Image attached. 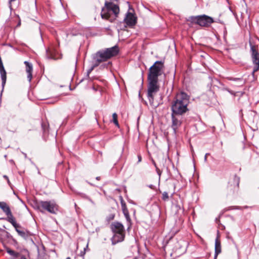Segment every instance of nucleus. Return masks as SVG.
Returning <instances> with one entry per match:
<instances>
[{
    "label": "nucleus",
    "instance_id": "obj_14",
    "mask_svg": "<svg viewBox=\"0 0 259 259\" xmlns=\"http://www.w3.org/2000/svg\"><path fill=\"white\" fill-rule=\"evenodd\" d=\"M7 220L8 222L10 223L15 228H21V226L16 223V220L15 218L13 217L12 212L8 214L7 215Z\"/></svg>",
    "mask_w": 259,
    "mask_h": 259
},
{
    "label": "nucleus",
    "instance_id": "obj_32",
    "mask_svg": "<svg viewBox=\"0 0 259 259\" xmlns=\"http://www.w3.org/2000/svg\"><path fill=\"white\" fill-rule=\"evenodd\" d=\"M96 180H100V177H96Z\"/></svg>",
    "mask_w": 259,
    "mask_h": 259
},
{
    "label": "nucleus",
    "instance_id": "obj_11",
    "mask_svg": "<svg viewBox=\"0 0 259 259\" xmlns=\"http://www.w3.org/2000/svg\"><path fill=\"white\" fill-rule=\"evenodd\" d=\"M124 21L127 26H133L137 23V17L133 13L128 12L126 14Z\"/></svg>",
    "mask_w": 259,
    "mask_h": 259
},
{
    "label": "nucleus",
    "instance_id": "obj_10",
    "mask_svg": "<svg viewBox=\"0 0 259 259\" xmlns=\"http://www.w3.org/2000/svg\"><path fill=\"white\" fill-rule=\"evenodd\" d=\"M183 115L171 113V128L175 134H176L178 129L181 126L183 121Z\"/></svg>",
    "mask_w": 259,
    "mask_h": 259
},
{
    "label": "nucleus",
    "instance_id": "obj_3",
    "mask_svg": "<svg viewBox=\"0 0 259 259\" xmlns=\"http://www.w3.org/2000/svg\"><path fill=\"white\" fill-rule=\"evenodd\" d=\"M118 52L119 49L117 46L98 51L96 53L94 57L95 63L94 67H97L100 63L106 61L111 58L115 56Z\"/></svg>",
    "mask_w": 259,
    "mask_h": 259
},
{
    "label": "nucleus",
    "instance_id": "obj_20",
    "mask_svg": "<svg viewBox=\"0 0 259 259\" xmlns=\"http://www.w3.org/2000/svg\"><path fill=\"white\" fill-rule=\"evenodd\" d=\"M168 198H169V196H168V193L166 192H164L162 193V199H163V200L167 201L168 200Z\"/></svg>",
    "mask_w": 259,
    "mask_h": 259
},
{
    "label": "nucleus",
    "instance_id": "obj_9",
    "mask_svg": "<svg viewBox=\"0 0 259 259\" xmlns=\"http://www.w3.org/2000/svg\"><path fill=\"white\" fill-rule=\"evenodd\" d=\"M250 51L251 59L253 64L252 75L259 70V53L254 46L251 45Z\"/></svg>",
    "mask_w": 259,
    "mask_h": 259
},
{
    "label": "nucleus",
    "instance_id": "obj_35",
    "mask_svg": "<svg viewBox=\"0 0 259 259\" xmlns=\"http://www.w3.org/2000/svg\"><path fill=\"white\" fill-rule=\"evenodd\" d=\"M90 201H91L92 203H94V202H93V201H92L91 200H90Z\"/></svg>",
    "mask_w": 259,
    "mask_h": 259
},
{
    "label": "nucleus",
    "instance_id": "obj_33",
    "mask_svg": "<svg viewBox=\"0 0 259 259\" xmlns=\"http://www.w3.org/2000/svg\"><path fill=\"white\" fill-rule=\"evenodd\" d=\"M66 259H71L70 257H67Z\"/></svg>",
    "mask_w": 259,
    "mask_h": 259
},
{
    "label": "nucleus",
    "instance_id": "obj_19",
    "mask_svg": "<svg viewBox=\"0 0 259 259\" xmlns=\"http://www.w3.org/2000/svg\"><path fill=\"white\" fill-rule=\"evenodd\" d=\"M113 122L117 126H119L118 122L117 120V115L116 113H114L112 114Z\"/></svg>",
    "mask_w": 259,
    "mask_h": 259
},
{
    "label": "nucleus",
    "instance_id": "obj_23",
    "mask_svg": "<svg viewBox=\"0 0 259 259\" xmlns=\"http://www.w3.org/2000/svg\"><path fill=\"white\" fill-rule=\"evenodd\" d=\"M16 0H10L9 1V8L11 10L12 9V3L13 2H14V1H16Z\"/></svg>",
    "mask_w": 259,
    "mask_h": 259
},
{
    "label": "nucleus",
    "instance_id": "obj_12",
    "mask_svg": "<svg viewBox=\"0 0 259 259\" xmlns=\"http://www.w3.org/2000/svg\"><path fill=\"white\" fill-rule=\"evenodd\" d=\"M120 200L121 209H122L123 213L124 214V215L126 221L127 222H130L131 218H130V216L129 214L128 210L127 208L126 205V203L122 197H120Z\"/></svg>",
    "mask_w": 259,
    "mask_h": 259
},
{
    "label": "nucleus",
    "instance_id": "obj_1",
    "mask_svg": "<svg viewBox=\"0 0 259 259\" xmlns=\"http://www.w3.org/2000/svg\"><path fill=\"white\" fill-rule=\"evenodd\" d=\"M189 97L185 93L181 92L178 93L171 103V113L184 115L189 111Z\"/></svg>",
    "mask_w": 259,
    "mask_h": 259
},
{
    "label": "nucleus",
    "instance_id": "obj_13",
    "mask_svg": "<svg viewBox=\"0 0 259 259\" xmlns=\"http://www.w3.org/2000/svg\"><path fill=\"white\" fill-rule=\"evenodd\" d=\"M24 64L26 66V71L27 74V79L29 82H30L32 79V72L33 70L32 65L31 63H30L29 62H28V61H25Z\"/></svg>",
    "mask_w": 259,
    "mask_h": 259
},
{
    "label": "nucleus",
    "instance_id": "obj_7",
    "mask_svg": "<svg viewBox=\"0 0 259 259\" xmlns=\"http://www.w3.org/2000/svg\"><path fill=\"white\" fill-rule=\"evenodd\" d=\"M148 94L147 97L151 106L156 107L154 104V95L158 92L159 87L158 85V80L148 79Z\"/></svg>",
    "mask_w": 259,
    "mask_h": 259
},
{
    "label": "nucleus",
    "instance_id": "obj_6",
    "mask_svg": "<svg viewBox=\"0 0 259 259\" xmlns=\"http://www.w3.org/2000/svg\"><path fill=\"white\" fill-rule=\"evenodd\" d=\"M36 206L40 211L46 210L52 214H56L58 210V206L54 201H40Z\"/></svg>",
    "mask_w": 259,
    "mask_h": 259
},
{
    "label": "nucleus",
    "instance_id": "obj_28",
    "mask_svg": "<svg viewBox=\"0 0 259 259\" xmlns=\"http://www.w3.org/2000/svg\"><path fill=\"white\" fill-rule=\"evenodd\" d=\"M95 67H94V65L93 66V67H92V68H91L89 71H88V73H90L93 70V69L95 68Z\"/></svg>",
    "mask_w": 259,
    "mask_h": 259
},
{
    "label": "nucleus",
    "instance_id": "obj_4",
    "mask_svg": "<svg viewBox=\"0 0 259 259\" xmlns=\"http://www.w3.org/2000/svg\"><path fill=\"white\" fill-rule=\"evenodd\" d=\"M111 229L114 233L111 239L112 244L114 245L124 240L125 236L124 228L123 225L119 222H114L111 225Z\"/></svg>",
    "mask_w": 259,
    "mask_h": 259
},
{
    "label": "nucleus",
    "instance_id": "obj_24",
    "mask_svg": "<svg viewBox=\"0 0 259 259\" xmlns=\"http://www.w3.org/2000/svg\"><path fill=\"white\" fill-rule=\"evenodd\" d=\"M3 177L6 179L7 180V182H8V183L10 184V181L9 180V178H8V177L6 175H4L3 176Z\"/></svg>",
    "mask_w": 259,
    "mask_h": 259
},
{
    "label": "nucleus",
    "instance_id": "obj_15",
    "mask_svg": "<svg viewBox=\"0 0 259 259\" xmlns=\"http://www.w3.org/2000/svg\"><path fill=\"white\" fill-rule=\"evenodd\" d=\"M221 252V242L219 239V237L218 236L215 240V257H217V255Z\"/></svg>",
    "mask_w": 259,
    "mask_h": 259
},
{
    "label": "nucleus",
    "instance_id": "obj_17",
    "mask_svg": "<svg viewBox=\"0 0 259 259\" xmlns=\"http://www.w3.org/2000/svg\"><path fill=\"white\" fill-rule=\"evenodd\" d=\"M19 228H15L16 231L22 237L26 239L27 237H28L29 236L31 235L30 233L26 230H20L19 229Z\"/></svg>",
    "mask_w": 259,
    "mask_h": 259
},
{
    "label": "nucleus",
    "instance_id": "obj_8",
    "mask_svg": "<svg viewBox=\"0 0 259 259\" xmlns=\"http://www.w3.org/2000/svg\"><path fill=\"white\" fill-rule=\"evenodd\" d=\"M190 20L192 23L204 27H208L214 22L212 18L205 15L191 16Z\"/></svg>",
    "mask_w": 259,
    "mask_h": 259
},
{
    "label": "nucleus",
    "instance_id": "obj_22",
    "mask_svg": "<svg viewBox=\"0 0 259 259\" xmlns=\"http://www.w3.org/2000/svg\"><path fill=\"white\" fill-rule=\"evenodd\" d=\"M156 170L157 174L160 177L161 176V173H162L161 171L158 167L156 168Z\"/></svg>",
    "mask_w": 259,
    "mask_h": 259
},
{
    "label": "nucleus",
    "instance_id": "obj_30",
    "mask_svg": "<svg viewBox=\"0 0 259 259\" xmlns=\"http://www.w3.org/2000/svg\"><path fill=\"white\" fill-rule=\"evenodd\" d=\"M152 162H153V165L155 166V168L157 167L156 164L154 160H152Z\"/></svg>",
    "mask_w": 259,
    "mask_h": 259
},
{
    "label": "nucleus",
    "instance_id": "obj_26",
    "mask_svg": "<svg viewBox=\"0 0 259 259\" xmlns=\"http://www.w3.org/2000/svg\"><path fill=\"white\" fill-rule=\"evenodd\" d=\"M230 79L232 80H234V81H236V80H240V78H231Z\"/></svg>",
    "mask_w": 259,
    "mask_h": 259
},
{
    "label": "nucleus",
    "instance_id": "obj_29",
    "mask_svg": "<svg viewBox=\"0 0 259 259\" xmlns=\"http://www.w3.org/2000/svg\"><path fill=\"white\" fill-rule=\"evenodd\" d=\"M209 155L208 153H206L204 156V161H207V156Z\"/></svg>",
    "mask_w": 259,
    "mask_h": 259
},
{
    "label": "nucleus",
    "instance_id": "obj_31",
    "mask_svg": "<svg viewBox=\"0 0 259 259\" xmlns=\"http://www.w3.org/2000/svg\"><path fill=\"white\" fill-rule=\"evenodd\" d=\"M42 127L44 131V132H45V124H42Z\"/></svg>",
    "mask_w": 259,
    "mask_h": 259
},
{
    "label": "nucleus",
    "instance_id": "obj_27",
    "mask_svg": "<svg viewBox=\"0 0 259 259\" xmlns=\"http://www.w3.org/2000/svg\"><path fill=\"white\" fill-rule=\"evenodd\" d=\"M142 160V157L141 155H138V162H141Z\"/></svg>",
    "mask_w": 259,
    "mask_h": 259
},
{
    "label": "nucleus",
    "instance_id": "obj_25",
    "mask_svg": "<svg viewBox=\"0 0 259 259\" xmlns=\"http://www.w3.org/2000/svg\"><path fill=\"white\" fill-rule=\"evenodd\" d=\"M18 257H19V259H26L24 255L21 254H19V256Z\"/></svg>",
    "mask_w": 259,
    "mask_h": 259
},
{
    "label": "nucleus",
    "instance_id": "obj_5",
    "mask_svg": "<svg viewBox=\"0 0 259 259\" xmlns=\"http://www.w3.org/2000/svg\"><path fill=\"white\" fill-rule=\"evenodd\" d=\"M164 69V62L157 61L150 67L148 74V79L158 80V77L162 74Z\"/></svg>",
    "mask_w": 259,
    "mask_h": 259
},
{
    "label": "nucleus",
    "instance_id": "obj_2",
    "mask_svg": "<svg viewBox=\"0 0 259 259\" xmlns=\"http://www.w3.org/2000/svg\"><path fill=\"white\" fill-rule=\"evenodd\" d=\"M119 13V8L117 5L112 2L105 1V6L102 9L101 13L103 19L113 22L117 17Z\"/></svg>",
    "mask_w": 259,
    "mask_h": 259
},
{
    "label": "nucleus",
    "instance_id": "obj_34",
    "mask_svg": "<svg viewBox=\"0 0 259 259\" xmlns=\"http://www.w3.org/2000/svg\"><path fill=\"white\" fill-rule=\"evenodd\" d=\"M20 25V22H19V23L18 24V26H19Z\"/></svg>",
    "mask_w": 259,
    "mask_h": 259
},
{
    "label": "nucleus",
    "instance_id": "obj_16",
    "mask_svg": "<svg viewBox=\"0 0 259 259\" xmlns=\"http://www.w3.org/2000/svg\"><path fill=\"white\" fill-rule=\"evenodd\" d=\"M0 208L6 213V215L11 212L9 206L5 202H0Z\"/></svg>",
    "mask_w": 259,
    "mask_h": 259
},
{
    "label": "nucleus",
    "instance_id": "obj_18",
    "mask_svg": "<svg viewBox=\"0 0 259 259\" xmlns=\"http://www.w3.org/2000/svg\"><path fill=\"white\" fill-rule=\"evenodd\" d=\"M7 252L11 255L15 256V257H18L19 256V253L18 252H17L12 249H8L7 250Z\"/></svg>",
    "mask_w": 259,
    "mask_h": 259
},
{
    "label": "nucleus",
    "instance_id": "obj_21",
    "mask_svg": "<svg viewBox=\"0 0 259 259\" xmlns=\"http://www.w3.org/2000/svg\"><path fill=\"white\" fill-rule=\"evenodd\" d=\"M88 247V244L87 243V245H86V246L84 248V251H81V253H80V255L81 256H83L85 254V249L86 248H87Z\"/></svg>",
    "mask_w": 259,
    "mask_h": 259
}]
</instances>
